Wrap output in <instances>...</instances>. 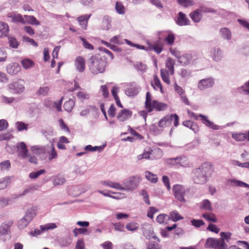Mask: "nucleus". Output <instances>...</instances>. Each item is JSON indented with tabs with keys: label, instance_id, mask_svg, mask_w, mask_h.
<instances>
[{
	"label": "nucleus",
	"instance_id": "46",
	"mask_svg": "<svg viewBox=\"0 0 249 249\" xmlns=\"http://www.w3.org/2000/svg\"><path fill=\"white\" fill-rule=\"evenodd\" d=\"M47 153L48 154V159L50 161L56 158L57 157V152L53 145L52 146L51 151H48Z\"/></svg>",
	"mask_w": 249,
	"mask_h": 249
},
{
	"label": "nucleus",
	"instance_id": "29",
	"mask_svg": "<svg viewBox=\"0 0 249 249\" xmlns=\"http://www.w3.org/2000/svg\"><path fill=\"white\" fill-rule=\"evenodd\" d=\"M169 219L170 216L168 215L160 214L157 216L156 220L160 224H166Z\"/></svg>",
	"mask_w": 249,
	"mask_h": 249
},
{
	"label": "nucleus",
	"instance_id": "37",
	"mask_svg": "<svg viewBox=\"0 0 249 249\" xmlns=\"http://www.w3.org/2000/svg\"><path fill=\"white\" fill-rule=\"evenodd\" d=\"M222 57V51L219 48H214L213 52V58L215 61H218Z\"/></svg>",
	"mask_w": 249,
	"mask_h": 249
},
{
	"label": "nucleus",
	"instance_id": "28",
	"mask_svg": "<svg viewBox=\"0 0 249 249\" xmlns=\"http://www.w3.org/2000/svg\"><path fill=\"white\" fill-rule=\"evenodd\" d=\"M111 18L107 16L104 17L102 22V28L104 30H108L111 28Z\"/></svg>",
	"mask_w": 249,
	"mask_h": 249
},
{
	"label": "nucleus",
	"instance_id": "49",
	"mask_svg": "<svg viewBox=\"0 0 249 249\" xmlns=\"http://www.w3.org/2000/svg\"><path fill=\"white\" fill-rule=\"evenodd\" d=\"M147 249H161V246L154 241H150L147 246Z\"/></svg>",
	"mask_w": 249,
	"mask_h": 249
},
{
	"label": "nucleus",
	"instance_id": "16",
	"mask_svg": "<svg viewBox=\"0 0 249 249\" xmlns=\"http://www.w3.org/2000/svg\"><path fill=\"white\" fill-rule=\"evenodd\" d=\"M199 116L201 117L202 123L207 126L213 130H218L220 128V126L219 125L215 124L213 122L210 121L207 116L202 114L199 115Z\"/></svg>",
	"mask_w": 249,
	"mask_h": 249
},
{
	"label": "nucleus",
	"instance_id": "5",
	"mask_svg": "<svg viewBox=\"0 0 249 249\" xmlns=\"http://www.w3.org/2000/svg\"><path fill=\"white\" fill-rule=\"evenodd\" d=\"M173 120L174 126L177 127L179 123V117L177 114H171L163 117L159 121L158 126L161 128L169 126L171 124Z\"/></svg>",
	"mask_w": 249,
	"mask_h": 249
},
{
	"label": "nucleus",
	"instance_id": "56",
	"mask_svg": "<svg viewBox=\"0 0 249 249\" xmlns=\"http://www.w3.org/2000/svg\"><path fill=\"white\" fill-rule=\"evenodd\" d=\"M108 116L111 118H114L116 115V108L114 104H111L108 110Z\"/></svg>",
	"mask_w": 249,
	"mask_h": 249
},
{
	"label": "nucleus",
	"instance_id": "61",
	"mask_svg": "<svg viewBox=\"0 0 249 249\" xmlns=\"http://www.w3.org/2000/svg\"><path fill=\"white\" fill-rule=\"evenodd\" d=\"M192 225L195 227L198 228L204 224V222L201 219H193L191 220Z\"/></svg>",
	"mask_w": 249,
	"mask_h": 249
},
{
	"label": "nucleus",
	"instance_id": "2",
	"mask_svg": "<svg viewBox=\"0 0 249 249\" xmlns=\"http://www.w3.org/2000/svg\"><path fill=\"white\" fill-rule=\"evenodd\" d=\"M144 108L148 112L154 110L156 111H163L168 108V105L165 103L160 102L156 100H153V97L149 91L146 93Z\"/></svg>",
	"mask_w": 249,
	"mask_h": 249
},
{
	"label": "nucleus",
	"instance_id": "6",
	"mask_svg": "<svg viewBox=\"0 0 249 249\" xmlns=\"http://www.w3.org/2000/svg\"><path fill=\"white\" fill-rule=\"evenodd\" d=\"M205 246L206 248H210L214 249H227L228 245L222 240L209 238L207 239Z\"/></svg>",
	"mask_w": 249,
	"mask_h": 249
},
{
	"label": "nucleus",
	"instance_id": "63",
	"mask_svg": "<svg viewBox=\"0 0 249 249\" xmlns=\"http://www.w3.org/2000/svg\"><path fill=\"white\" fill-rule=\"evenodd\" d=\"M101 91L102 93L103 96L105 98H107L108 97L109 95V92L108 91V88L107 85H102L101 86Z\"/></svg>",
	"mask_w": 249,
	"mask_h": 249
},
{
	"label": "nucleus",
	"instance_id": "19",
	"mask_svg": "<svg viewBox=\"0 0 249 249\" xmlns=\"http://www.w3.org/2000/svg\"><path fill=\"white\" fill-rule=\"evenodd\" d=\"M151 85L155 90H157L158 89H159L162 93H164V90L161 83L160 79L157 75H155L154 76L153 81L151 82Z\"/></svg>",
	"mask_w": 249,
	"mask_h": 249
},
{
	"label": "nucleus",
	"instance_id": "41",
	"mask_svg": "<svg viewBox=\"0 0 249 249\" xmlns=\"http://www.w3.org/2000/svg\"><path fill=\"white\" fill-rule=\"evenodd\" d=\"M115 9L117 12L119 14L123 15L125 13V8L121 2L118 1L116 2Z\"/></svg>",
	"mask_w": 249,
	"mask_h": 249
},
{
	"label": "nucleus",
	"instance_id": "17",
	"mask_svg": "<svg viewBox=\"0 0 249 249\" xmlns=\"http://www.w3.org/2000/svg\"><path fill=\"white\" fill-rule=\"evenodd\" d=\"M18 148L19 156L23 159H26L28 156V150L25 143L24 142H20Z\"/></svg>",
	"mask_w": 249,
	"mask_h": 249
},
{
	"label": "nucleus",
	"instance_id": "40",
	"mask_svg": "<svg viewBox=\"0 0 249 249\" xmlns=\"http://www.w3.org/2000/svg\"><path fill=\"white\" fill-rule=\"evenodd\" d=\"M57 228V225L55 223H48L44 225H41L40 228L41 231H48L49 230H53Z\"/></svg>",
	"mask_w": 249,
	"mask_h": 249
},
{
	"label": "nucleus",
	"instance_id": "52",
	"mask_svg": "<svg viewBox=\"0 0 249 249\" xmlns=\"http://www.w3.org/2000/svg\"><path fill=\"white\" fill-rule=\"evenodd\" d=\"M46 172L45 170L41 169L36 172H32L29 174V177L32 179H35L38 178L40 175L44 174Z\"/></svg>",
	"mask_w": 249,
	"mask_h": 249
},
{
	"label": "nucleus",
	"instance_id": "15",
	"mask_svg": "<svg viewBox=\"0 0 249 249\" xmlns=\"http://www.w3.org/2000/svg\"><path fill=\"white\" fill-rule=\"evenodd\" d=\"M21 67L17 63L9 64L6 67L7 72L10 75H15L20 71Z\"/></svg>",
	"mask_w": 249,
	"mask_h": 249
},
{
	"label": "nucleus",
	"instance_id": "34",
	"mask_svg": "<svg viewBox=\"0 0 249 249\" xmlns=\"http://www.w3.org/2000/svg\"><path fill=\"white\" fill-rule=\"evenodd\" d=\"M22 66L25 69H28L33 67L34 65V62L31 59L25 58L21 62Z\"/></svg>",
	"mask_w": 249,
	"mask_h": 249
},
{
	"label": "nucleus",
	"instance_id": "9",
	"mask_svg": "<svg viewBox=\"0 0 249 249\" xmlns=\"http://www.w3.org/2000/svg\"><path fill=\"white\" fill-rule=\"evenodd\" d=\"M140 178L139 176H133L124 183V190H133L135 189L140 183Z\"/></svg>",
	"mask_w": 249,
	"mask_h": 249
},
{
	"label": "nucleus",
	"instance_id": "10",
	"mask_svg": "<svg viewBox=\"0 0 249 249\" xmlns=\"http://www.w3.org/2000/svg\"><path fill=\"white\" fill-rule=\"evenodd\" d=\"M152 152L156 153L157 154L160 155L161 151L159 149H157L153 151L151 147H148L145 148L144 149L143 152L142 154H140L137 156L138 160H142L143 159H150V155L152 154Z\"/></svg>",
	"mask_w": 249,
	"mask_h": 249
},
{
	"label": "nucleus",
	"instance_id": "7",
	"mask_svg": "<svg viewBox=\"0 0 249 249\" xmlns=\"http://www.w3.org/2000/svg\"><path fill=\"white\" fill-rule=\"evenodd\" d=\"M24 81L19 79L17 81L13 82L9 85V88L15 93H20L25 89Z\"/></svg>",
	"mask_w": 249,
	"mask_h": 249
},
{
	"label": "nucleus",
	"instance_id": "31",
	"mask_svg": "<svg viewBox=\"0 0 249 249\" xmlns=\"http://www.w3.org/2000/svg\"><path fill=\"white\" fill-rule=\"evenodd\" d=\"M170 219L174 222H177L178 220H182L183 219V217L177 211H173L170 213Z\"/></svg>",
	"mask_w": 249,
	"mask_h": 249
},
{
	"label": "nucleus",
	"instance_id": "51",
	"mask_svg": "<svg viewBox=\"0 0 249 249\" xmlns=\"http://www.w3.org/2000/svg\"><path fill=\"white\" fill-rule=\"evenodd\" d=\"M49 91V88L48 87H40L36 92V94L38 95L45 96L48 94Z\"/></svg>",
	"mask_w": 249,
	"mask_h": 249
},
{
	"label": "nucleus",
	"instance_id": "60",
	"mask_svg": "<svg viewBox=\"0 0 249 249\" xmlns=\"http://www.w3.org/2000/svg\"><path fill=\"white\" fill-rule=\"evenodd\" d=\"M231 233L230 232H221L220 233L221 238H219L220 240H222L223 241H226L228 242L231 239Z\"/></svg>",
	"mask_w": 249,
	"mask_h": 249
},
{
	"label": "nucleus",
	"instance_id": "47",
	"mask_svg": "<svg viewBox=\"0 0 249 249\" xmlns=\"http://www.w3.org/2000/svg\"><path fill=\"white\" fill-rule=\"evenodd\" d=\"M202 217L209 221H212L213 222H216L217 221V219L216 218L214 214L212 213H204L202 214Z\"/></svg>",
	"mask_w": 249,
	"mask_h": 249
},
{
	"label": "nucleus",
	"instance_id": "14",
	"mask_svg": "<svg viewBox=\"0 0 249 249\" xmlns=\"http://www.w3.org/2000/svg\"><path fill=\"white\" fill-rule=\"evenodd\" d=\"M74 66L78 72H83L86 68V61L84 58L81 56H77L75 58Z\"/></svg>",
	"mask_w": 249,
	"mask_h": 249
},
{
	"label": "nucleus",
	"instance_id": "53",
	"mask_svg": "<svg viewBox=\"0 0 249 249\" xmlns=\"http://www.w3.org/2000/svg\"><path fill=\"white\" fill-rule=\"evenodd\" d=\"M178 3L181 6L187 7L189 6H192L194 4V2L191 0H177Z\"/></svg>",
	"mask_w": 249,
	"mask_h": 249
},
{
	"label": "nucleus",
	"instance_id": "25",
	"mask_svg": "<svg viewBox=\"0 0 249 249\" xmlns=\"http://www.w3.org/2000/svg\"><path fill=\"white\" fill-rule=\"evenodd\" d=\"M182 124L192 129L195 133H197L199 131V127L197 124L191 121H185L182 122Z\"/></svg>",
	"mask_w": 249,
	"mask_h": 249
},
{
	"label": "nucleus",
	"instance_id": "58",
	"mask_svg": "<svg viewBox=\"0 0 249 249\" xmlns=\"http://www.w3.org/2000/svg\"><path fill=\"white\" fill-rule=\"evenodd\" d=\"M9 43L10 46L14 48H17L19 46V43L18 42L17 40L13 37L9 38Z\"/></svg>",
	"mask_w": 249,
	"mask_h": 249
},
{
	"label": "nucleus",
	"instance_id": "20",
	"mask_svg": "<svg viewBox=\"0 0 249 249\" xmlns=\"http://www.w3.org/2000/svg\"><path fill=\"white\" fill-rule=\"evenodd\" d=\"M177 23L180 26L187 25L189 24V20L185 16V15L180 12L178 13Z\"/></svg>",
	"mask_w": 249,
	"mask_h": 249
},
{
	"label": "nucleus",
	"instance_id": "8",
	"mask_svg": "<svg viewBox=\"0 0 249 249\" xmlns=\"http://www.w3.org/2000/svg\"><path fill=\"white\" fill-rule=\"evenodd\" d=\"M173 191L175 197L178 201L183 202L185 201L184 197L185 193V190L182 185L179 184L174 185Z\"/></svg>",
	"mask_w": 249,
	"mask_h": 249
},
{
	"label": "nucleus",
	"instance_id": "35",
	"mask_svg": "<svg viewBox=\"0 0 249 249\" xmlns=\"http://www.w3.org/2000/svg\"><path fill=\"white\" fill-rule=\"evenodd\" d=\"M74 100L70 99L64 103V108L66 111L70 112L74 106Z\"/></svg>",
	"mask_w": 249,
	"mask_h": 249
},
{
	"label": "nucleus",
	"instance_id": "30",
	"mask_svg": "<svg viewBox=\"0 0 249 249\" xmlns=\"http://www.w3.org/2000/svg\"><path fill=\"white\" fill-rule=\"evenodd\" d=\"M146 178L152 183H156L158 181L157 176L150 171H146L145 172Z\"/></svg>",
	"mask_w": 249,
	"mask_h": 249
},
{
	"label": "nucleus",
	"instance_id": "3",
	"mask_svg": "<svg viewBox=\"0 0 249 249\" xmlns=\"http://www.w3.org/2000/svg\"><path fill=\"white\" fill-rule=\"evenodd\" d=\"M106 67V61L99 56H91L89 59V70L93 74L96 75L104 72Z\"/></svg>",
	"mask_w": 249,
	"mask_h": 249
},
{
	"label": "nucleus",
	"instance_id": "32",
	"mask_svg": "<svg viewBox=\"0 0 249 249\" xmlns=\"http://www.w3.org/2000/svg\"><path fill=\"white\" fill-rule=\"evenodd\" d=\"M229 181L231 185L232 186L244 187L249 188V184L241 181L235 179H231L229 180Z\"/></svg>",
	"mask_w": 249,
	"mask_h": 249
},
{
	"label": "nucleus",
	"instance_id": "21",
	"mask_svg": "<svg viewBox=\"0 0 249 249\" xmlns=\"http://www.w3.org/2000/svg\"><path fill=\"white\" fill-rule=\"evenodd\" d=\"M101 183L104 185L109 186L111 188L117 189L121 190H124L125 188H123L121 185L117 182H114L112 181L107 180L103 181L101 182Z\"/></svg>",
	"mask_w": 249,
	"mask_h": 249
},
{
	"label": "nucleus",
	"instance_id": "54",
	"mask_svg": "<svg viewBox=\"0 0 249 249\" xmlns=\"http://www.w3.org/2000/svg\"><path fill=\"white\" fill-rule=\"evenodd\" d=\"M202 206L201 208L207 211L212 210L211 203L210 201L208 199L204 200L202 202Z\"/></svg>",
	"mask_w": 249,
	"mask_h": 249
},
{
	"label": "nucleus",
	"instance_id": "27",
	"mask_svg": "<svg viewBox=\"0 0 249 249\" xmlns=\"http://www.w3.org/2000/svg\"><path fill=\"white\" fill-rule=\"evenodd\" d=\"M220 33L222 38L227 40H230L231 37V33L230 30L227 28H221Z\"/></svg>",
	"mask_w": 249,
	"mask_h": 249
},
{
	"label": "nucleus",
	"instance_id": "39",
	"mask_svg": "<svg viewBox=\"0 0 249 249\" xmlns=\"http://www.w3.org/2000/svg\"><path fill=\"white\" fill-rule=\"evenodd\" d=\"M190 16L192 19L196 22H199L201 18V16L198 12V10L195 11L194 12L191 13Z\"/></svg>",
	"mask_w": 249,
	"mask_h": 249
},
{
	"label": "nucleus",
	"instance_id": "55",
	"mask_svg": "<svg viewBox=\"0 0 249 249\" xmlns=\"http://www.w3.org/2000/svg\"><path fill=\"white\" fill-rule=\"evenodd\" d=\"M30 222L29 221H27V220H26L24 217L21 218L20 220L18 221V228L20 229H24L25 228L29 223Z\"/></svg>",
	"mask_w": 249,
	"mask_h": 249
},
{
	"label": "nucleus",
	"instance_id": "24",
	"mask_svg": "<svg viewBox=\"0 0 249 249\" xmlns=\"http://www.w3.org/2000/svg\"><path fill=\"white\" fill-rule=\"evenodd\" d=\"M9 31L8 24L2 21H0V38L6 36Z\"/></svg>",
	"mask_w": 249,
	"mask_h": 249
},
{
	"label": "nucleus",
	"instance_id": "22",
	"mask_svg": "<svg viewBox=\"0 0 249 249\" xmlns=\"http://www.w3.org/2000/svg\"><path fill=\"white\" fill-rule=\"evenodd\" d=\"M90 15H83L77 18V20L79 23L80 25L83 29H87L88 26V20L90 18Z\"/></svg>",
	"mask_w": 249,
	"mask_h": 249
},
{
	"label": "nucleus",
	"instance_id": "12",
	"mask_svg": "<svg viewBox=\"0 0 249 249\" xmlns=\"http://www.w3.org/2000/svg\"><path fill=\"white\" fill-rule=\"evenodd\" d=\"M132 112L129 109L123 108L117 115V119L120 122H124L131 117Z\"/></svg>",
	"mask_w": 249,
	"mask_h": 249
},
{
	"label": "nucleus",
	"instance_id": "44",
	"mask_svg": "<svg viewBox=\"0 0 249 249\" xmlns=\"http://www.w3.org/2000/svg\"><path fill=\"white\" fill-rule=\"evenodd\" d=\"M175 39L174 35L172 33H169L167 36L165 37L164 40L167 44L172 45L174 43Z\"/></svg>",
	"mask_w": 249,
	"mask_h": 249
},
{
	"label": "nucleus",
	"instance_id": "1",
	"mask_svg": "<svg viewBox=\"0 0 249 249\" xmlns=\"http://www.w3.org/2000/svg\"><path fill=\"white\" fill-rule=\"evenodd\" d=\"M213 173L214 167L212 162H204L193 171L194 181L196 183H204Z\"/></svg>",
	"mask_w": 249,
	"mask_h": 249
},
{
	"label": "nucleus",
	"instance_id": "50",
	"mask_svg": "<svg viewBox=\"0 0 249 249\" xmlns=\"http://www.w3.org/2000/svg\"><path fill=\"white\" fill-rule=\"evenodd\" d=\"M77 96L78 98L82 101L85 99L89 98V94L85 91H81L77 93Z\"/></svg>",
	"mask_w": 249,
	"mask_h": 249
},
{
	"label": "nucleus",
	"instance_id": "26",
	"mask_svg": "<svg viewBox=\"0 0 249 249\" xmlns=\"http://www.w3.org/2000/svg\"><path fill=\"white\" fill-rule=\"evenodd\" d=\"M70 142L68 139L65 136L60 137L58 142L57 143V147L59 149L65 150L66 149L64 143H68Z\"/></svg>",
	"mask_w": 249,
	"mask_h": 249
},
{
	"label": "nucleus",
	"instance_id": "36",
	"mask_svg": "<svg viewBox=\"0 0 249 249\" xmlns=\"http://www.w3.org/2000/svg\"><path fill=\"white\" fill-rule=\"evenodd\" d=\"M185 158L184 157H179L176 158L169 159L168 160L170 163L173 164L181 165L184 162Z\"/></svg>",
	"mask_w": 249,
	"mask_h": 249
},
{
	"label": "nucleus",
	"instance_id": "38",
	"mask_svg": "<svg viewBox=\"0 0 249 249\" xmlns=\"http://www.w3.org/2000/svg\"><path fill=\"white\" fill-rule=\"evenodd\" d=\"M232 137L235 141L242 142L246 140V133H239L232 134Z\"/></svg>",
	"mask_w": 249,
	"mask_h": 249
},
{
	"label": "nucleus",
	"instance_id": "4",
	"mask_svg": "<svg viewBox=\"0 0 249 249\" xmlns=\"http://www.w3.org/2000/svg\"><path fill=\"white\" fill-rule=\"evenodd\" d=\"M175 60L171 57H168L165 61L166 69H161L160 76L162 81L167 85L171 83L169 75L174 74Z\"/></svg>",
	"mask_w": 249,
	"mask_h": 249
},
{
	"label": "nucleus",
	"instance_id": "57",
	"mask_svg": "<svg viewBox=\"0 0 249 249\" xmlns=\"http://www.w3.org/2000/svg\"><path fill=\"white\" fill-rule=\"evenodd\" d=\"M12 21L16 22H19L24 24L25 23V20L22 16L20 14L15 15L12 17Z\"/></svg>",
	"mask_w": 249,
	"mask_h": 249
},
{
	"label": "nucleus",
	"instance_id": "48",
	"mask_svg": "<svg viewBox=\"0 0 249 249\" xmlns=\"http://www.w3.org/2000/svg\"><path fill=\"white\" fill-rule=\"evenodd\" d=\"M79 38L83 42V45L85 49L89 50H93L94 49L93 46L89 43L85 38L81 36H80Z\"/></svg>",
	"mask_w": 249,
	"mask_h": 249
},
{
	"label": "nucleus",
	"instance_id": "42",
	"mask_svg": "<svg viewBox=\"0 0 249 249\" xmlns=\"http://www.w3.org/2000/svg\"><path fill=\"white\" fill-rule=\"evenodd\" d=\"M125 228L128 231H135L139 228V224L136 222H129L126 224Z\"/></svg>",
	"mask_w": 249,
	"mask_h": 249
},
{
	"label": "nucleus",
	"instance_id": "62",
	"mask_svg": "<svg viewBox=\"0 0 249 249\" xmlns=\"http://www.w3.org/2000/svg\"><path fill=\"white\" fill-rule=\"evenodd\" d=\"M10 162L9 160L1 162L0 164V168L1 170H7L10 167Z\"/></svg>",
	"mask_w": 249,
	"mask_h": 249
},
{
	"label": "nucleus",
	"instance_id": "64",
	"mask_svg": "<svg viewBox=\"0 0 249 249\" xmlns=\"http://www.w3.org/2000/svg\"><path fill=\"white\" fill-rule=\"evenodd\" d=\"M207 230L216 233H218L220 231L219 228H218L216 225L213 224H210L209 225L207 228Z\"/></svg>",
	"mask_w": 249,
	"mask_h": 249
},
{
	"label": "nucleus",
	"instance_id": "18",
	"mask_svg": "<svg viewBox=\"0 0 249 249\" xmlns=\"http://www.w3.org/2000/svg\"><path fill=\"white\" fill-rule=\"evenodd\" d=\"M192 59V55L191 54L184 53L178 58V61L181 65L186 66L190 63Z\"/></svg>",
	"mask_w": 249,
	"mask_h": 249
},
{
	"label": "nucleus",
	"instance_id": "13",
	"mask_svg": "<svg viewBox=\"0 0 249 249\" xmlns=\"http://www.w3.org/2000/svg\"><path fill=\"white\" fill-rule=\"evenodd\" d=\"M214 84V81L211 78H208L200 80L198 83V88L200 90H204L211 88Z\"/></svg>",
	"mask_w": 249,
	"mask_h": 249
},
{
	"label": "nucleus",
	"instance_id": "59",
	"mask_svg": "<svg viewBox=\"0 0 249 249\" xmlns=\"http://www.w3.org/2000/svg\"><path fill=\"white\" fill-rule=\"evenodd\" d=\"M16 126L19 131L27 130L28 128V125L27 124L21 122H18L16 123Z\"/></svg>",
	"mask_w": 249,
	"mask_h": 249
},
{
	"label": "nucleus",
	"instance_id": "33",
	"mask_svg": "<svg viewBox=\"0 0 249 249\" xmlns=\"http://www.w3.org/2000/svg\"><path fill=\"white\" fill-rule=\"evenodd\" d=\"M24 18L26 22L32 25H39L40 22L38 21L36 18L33 16H27L25 15Z\"/></svg>",
	"mask_w": 249,
	"mask_h": 249
},
{
	"label": "nucleus",
	"instance_id": "23",
	"mask_svg": "<svg viewBox=\"0 0 249 249\" xmlns=\"http://www.w3.org/2000/svg\"><path fill=\"white\" fill-rule=\"evenodd\" d=\"M36 209L35 208L32 207L26 211L24 217L27 220V221L30 222L36 215Z\"/></svg>",
	"mask_w": 249,
	"mask_h": 249
},
{
	"label": "nucleus",
	"instance_id": "43",
	"mask_svg": "<svg viewBox=\"0 0 249 249\" xmlns=\"http://www.w3.org/2000/svg\"><path fill=\"white\" fill-rule=\"evenodd\" d=\"M10 183V180L8 177L0 179V190L6 188Z\"/></svg>",
	"mask_w": 249,
	"mask_h": 249
},
{
	"label": "nucleus",
	"instance_id": "45",
	"mask_svg": "<svg viewBox=\"0 0 249 249\" xmlns=\"http://www.w3.org/2000/svg\"><path fill=\"white\" fill-rule=\"evenodd\" d=\"M73 233L75 236H77L78 235L80 234H87L89 233L88 230L84 228H75L73 230Z\"/></svg>",
	"mask_w": 249,
	"mask_h": 249
},
{
	"label": "nucleus",
	"instance_id": "11",
	"mask_svg": "<svg viewBox=\"0 0 249 249\" xmlns=\"http://www.w3.org/2000/svg\"><path fill=\"white\" fill-rule=\"evenodd\" d=\"M164 43L159 39L153 43H148V50L153 51L157 54H160L163 50Z\"/></svg>",
	"mask_w": 249,
	"mask_h": 249
}]
</instances>
